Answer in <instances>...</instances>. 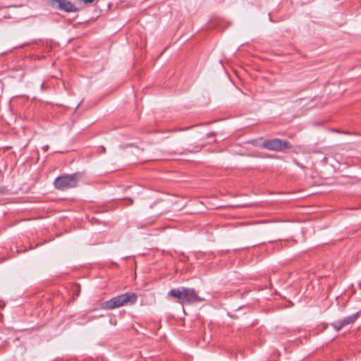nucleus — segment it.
<instances>
[{"label":"nucleus","instance_id":"f257e3e1","mask_svg":"<svg viewBox=\"0 0 361 361\" xmlns=\"http://www.w3.org/2000/svg\"><path fill=\"white\" fill-rule=\"evenodd\" d=\"M137 295L135 293L128 292L105 301L102 304V308L105 310H113L121 306L133 305L136 302Z\"/></svg>","mask_w":361,"mask_h":361},{"label":"nucleus","instance_id":"f03ea898","mask_svg":"<svg viewBox=\"0 0 361 361\" xmlns=\"http://www.w3.org/2000/svg\"><path fill=\"white\" fill-rule=\"evenodd\" d=\"M82 177L80 173L77 172L71 174H63L56 177L54 185L56 189L65 191L71 188H76L79 179Z\"/></svg>","mask_w":361,"mask_h":361},{"label":"nucleus","instance_id":"7ed1b4c3","mask_svg":"<svg viewBox=\"0 0 361 361\" xmlns=\"http://www.w3.org/2000/svg\"><path fill=\"white\" fill-rule=\"evenodd\" d=\"M261 146L264 149L275 152H281L285 149H290L292 147L289 142L279 138L266 140Z\"/></svg>","mask_w":361,"mask_h":361},{"label":"nucleus","instance_id":"20e7f679","mask_svg":"<svg viewBox=\"0 0 361 361\" xmlns=\"http://www.w3.org/2000/svg\"><path fill=\"white\" fill-rule=\"evenodd\" d=\"M359 312H357L356 313L345 317L341 320L331 323V325L336 331H339L343 327L354 324L359 317Z\"/></svg>","mask_w":361,"mask_h":361},{"label":"nucleus","instance_id":"39448f33","mask_svg":"<svg viewBox=\"0 0 361 361\" xmlns=\"http://www.w3.org/2000/svg\"><path fill=\"white\" fill-rule=\"evenodd\" d=\"M50 4L52 7H56L65 12L70 13L78 11V8L68 0H50Z\"/></svg>","mask_w":361,"mask_h":361},{"label":"nucleus","instance_id":"423d86ee","mask_svg":"<svg viewBox=\"0 0 361 361\" xmlns=\"http://www.w3.org/2000/svg\"><path fill=\"white\" fill-rule=\"evenodd\" d=\"M183 300L188 303L200 302L204 300L203 298L199 297L195 289L183 288Z\"/></svg>","mask_w":361,"mask_h":361},{"label":"nucleus","instance_id":"0eeeda50","mask_svg":"<svg viewBox=\"0 0 361 361\" xmlns=\"http://www.w3.org/2000/svg\"><path fill=\"white\" fill-rule=\"evenodd\" d=\"M183 288L184 287H180L178 288L171 289L169 292V295L183 300Z\"/></svg>","mask_w":361,"mask_h":361},{"label":"nucleus","instance_id":"6e6552de","mask_svg":"<svg viewBox=\"0 0 361 361\" xmlns=\"http://www.w3.org/2000/svg\"><path fill=\"white\" fill-rule=\"evenodd\" d=\"M201 148H202L201 146L197 145L191 149H188L186 150L188 152L195 153V152H198L199 151H200Z\"/></svg>","mask_w":361,"mask_h":361},{"label":"nucleus","instance_id":"1a4fd4ad","mask_svg":"<svg viewBox=\"0 0 361 361\" xmlns=\"http://www.w3.org/2000/svg\"><path fill=\"white\" fill-rule=\"evenodd\" d=\"M48 149H49V145H44V146H43V147H42V150H43L44 152H47V151H48Z\"/></svg>","mask_w":361,"mask_h":361},{"label":"nucleus","instance_id":"9d476101","mask_svg":"<svg viewBox=\"0 0 361 361\" xmlns=\"http://www.w3.org/2000/svg\"><path fill=\"white\" fill-rule=\"evenodd\" d=\"M85 4L92 3L94 0H82Z\"/></svg>","mask_w":361,"mask_h":361},{"label":"nucleus","instance_id":"9b49d317","mask_svg":"<svg viewBox=\"0 0 361 361\" xmlns=\"http://www.w3.org/2000/svg\"><path fill=\"white\" fill-rule=\"evenodd\" d=\"M4 191V188H0V194H3Z\"/></svg>","mask_w":361,"mask_h":361},{"label":"nucleus","instance_id":"f8f14e48","mask_svg":"<svg viewBox=\"0 0 361 361\" xmlns=\"http://www.w3.org/2000/svg\"><path fill=\"white\" fill-rule=\"evenodd\" d=\"M80 104H81V102L78 104V106L76 107L77 109L80 106Z\"/></svg>","mask_w":361,"mask_h":361},{"label":"nucleus","instance_id":"ddd939ff","mask_svg":"<svg viewBox=\"0 0 361 361\" xmlns=\"http://www.w3.org/2000/svg\"><path fill=\"white\" fill-rule=\"evenodd\" d=\"M102 151H103L104 152H105L106 149H105V148H104V147H103V148H102Z\"/></svg>","mask_w":361,"mask_h":361}]
</instances>
